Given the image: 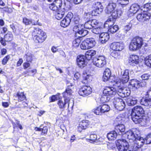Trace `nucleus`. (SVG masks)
I'll use <instances>...</instances> for the list:
<instances>
[{"instance_id":"1","label":"nucleus","mask_w":151,"mask_h":151,"mask_svg":"<svg viewBox=\"0 0 151 151\" xmlns=\"http://www.w3.org/2000/svg\"><path fill=\"white\" fill-rule=\"evenodd\" d=\"M117 89L112 87L106 86L103 91V94L106 99L105 100L106 102H108L111 98L118 94L119 96L122 97H126L129 96L130 94V91L128 88H123L119 86Z\"/></svg>"},{"instance_id":"2","label":"nucleus","mask_w":151,"mask_h":151,"mask_svg":"<svg viewBox=\"0 0 151 151\" xmlns=\"http://www.w3.org/2000/svg\"><path fill=\"white\" fill-rule=\"evenodd\" d=\"M144 111L140 106H135L132 110L131 117L133 121L136 124H140L144 125L145 123V120L142 117Z\"/></svg>"},{"instance_id":"3","label":"nucleus","mask_w":151,"mask_h":151,"mask_svg":"<svg viewBox=\"0 0 151 151\" xmlns=\"http://www.w3.org/2000/svg\"><path fill=\"white\" fill-rule=\"evenodd\" d=\"M32 38L37 43H42L47 37L46 33L39 28H34L32 33Z\"/></svg>"},{"instance_id":"4","label":"nucleus","mask_w":151,"mask_h":151,"mask_svg":"<svg viewBox=\"0 0 151 151\" xmlns=\"http://www.w3.org/2000/svg\"><path fill=\"white\" fill-rule=\"evenodd\" d=\"M143 43L142 38L136 37L131 41L129 45V49L131 51H134L141 48Z\"/></svg>"},{"instance_id":"5","label":"nucleus","mask_w":151,"mask_h":151,"mask_svg":"<svg viewBox=\"0 0 151 151\" xmlns=\"http://www.w3.org/2000/svg\"><path fill=\"white\" fill-rule=\"evenodd\" d=\"M116 145L119 151H133L132 146H129L128 143L124 139L118 140Z\"/></svg>"},{"instance_id":"6","label":"nucleus","mask_w":151,"mask_h":151,"mask_svg":"<svg viewBox=\"0 0 151 151\" xmlns=\"http://www.w3.org/2000/svg\"><path fill=\"white\" fill-rule=\"evenodd\" d=\"M93 64L99 68H102L104 67L106 64V60L104 56H99L94 57L92 59Z\"/></svg>"},{"instance_id":"7","label":"nucleus","mask_w":151,"mask_h":151,"mask_svg":"<svg viewBox=\"0 0 151 151\" xmlns=\"http://www.w3.org/2000/svg\"><path fill=\"white\" fill-rule=\"evenodd\" d=\"M134 144L132 146L134 150L133 151H141L140 148L143 145L145 144V140L144 139L141 137L138 136L133 141Z\"/></svg>"},{"instance_id":"8","label":"nucleus","mask_w":151,"mask_h":151,"mask_svg":"<svg viewBox=\"0 0 151 151\" xmlns=\"http://www.w3.org/2000/svg\"><path fill=\"white\" fill-rule=\"evenodd\" d=\"M113 103L115 108L118 110L121 111L125 108V104L123 99L119 98H114Z\"/></svg>"},{"instance_id":"9","label":"nucleus","mask_w":151,"mask_h":151,"mask_svg":"<svg viewBox=\"0 0 151 151\" xmlns=\"http://www.w3.org/2000/svg\"><path fill=\"white\" fill-rule=\"evenodd\" d=\"M83 24H78L74 26L73 31L76 33H78L82 37H84L88 33L87 31L83 29Z\"/></svg>"},{"instance_id":"10","label":"nucleus","mask_w":151,"mask_h":151,"mask_svg":"<svg viewBox=\"0 0 151 151\" xmlns=\"http://www.w3.org/2000/svg\"><path fill=\"white\" fill-rule=\"evenodd\" d=\"M92 92V89L90 86H85L81 88L79 91V94L83 96H87Z\"/></svg>"},{"instance_id":"11","label":"nucleus","mask_w":151,"mask_h":151,"mask_svg":"<svg viewBox=\"0 0 151 151\" xmlns=\"http://www.w3.org/2000/svg\"><path fill=\"white\" fill-rule=\"evenodd\" d=\"M110 48L113 50L121 51L124 48V44L121 42H114L110 45Z\"/></svg>"},{"instance_id":"12","label":"nucleus","mask_w":151,"mask_h":151,"mask_svg":"<svg viewBox=\"0 0 151 151\" xmlns=\"http://www.w3.org/2000/svg\"><path fill=\"white\" fill-rule=\"evenodd\" d=\"M77 65L80 68H83L87 64L85 57L84 55H80L78 56L77 58Z\"/></svg>"},{"instance_id":"13","label":"nucleus","mask_w":151,"mask_h":151,"mask_svg":"<svg viewBox=\"0 0 151 151\" xmlns=\"http://www.w3.org/2000/svg\"><path fill=\"white\" fill-rule=\"evenodd\" d=\"M150 14H147L143 11L138 14L137 18L139 21L144 22L150 19Z\"/></svg>"},{"instance_id":"14","label":"nucleus","mask_w":151,"mask_h":151,"mask_svg":"<svg viewBox=\"0 0 151 151\" xmlns=\"http://www.w3.org/2000/svg\"><path fill=\"white\" fill-rule=\"evenodd\" d=\"M128 62L131 65L134 66L138 64L139 62V57L136 55H131L129 58Z\"/></svg>"},{"instance_id":"15","label":"nucleus","mask_w":151,"mask_h":151,"mask_svg":"<svg viewBox=\"0 0 151 151\" xmlns=\"http://www.w3.org/2000/svg\"><path fill=\"white\" fill-rule=\"evenodd\" d=\"M137 134H135L134 132L131 130H129L125 133V137L129 139V142H132L137 137Z\"/></svg>"},{"instance_id":"16","label":"nucleus","mask_w":151,"mask_h":151,"mask_svg":"<svg viewBox=\"0 0 151 151\" xmlns=\"http://www.w3.org/2000/svg\"><path fill=\"white\" fill-rule=\"evenodd\" d=\"M91 4H93V5L94 8H96L94 9L93 12L92 14L93 13H95V14H94V15H96L97 14H99L102 11H103V9L101 7V5L100 4V3L99 2H97L96 3L95 2H92Z\"/></svg>"},{"instance_id":"17","label":"nucleus","mask_w":151,"mask_h":151,"mask_svg":"<svg viewBox=\"0 0 151 151\" xmlns=\"http://www.w3.org/2000/svg\"><path fill=\"white\" fill-rule=\"evenodd\" d=\"M112 77H113L111 76V72L110 69L108 68L106 69L104 73L103 77V81L105 82L109 80L111 82L110 80Z\"/></svg>"},{"instance_id":"18","label":"nucleus","mask_w":151,"mask_h":151,"mask_svg":"<svg viewBox=\"0 0 151 151\" xmlns=\"http://www.w3.org/2000/svg\"><path fill=\"white\" fill-rule=\"evenodd\" d=\"M116 6L115 3L112 2H109L106 8V13L108 14H111L114 11Z\"/></svg>"},{"instance_id":"19","label":"nucleus","mask_w":151,"mask_h":151,"mask_svg":"<svg viewBox=\"0 0 151 151\" xmlns=\"http://www.w3.org/2000/svg\"><path fill=\"white\" fill-rule=\"evenodd\" d=\"M109 36L108 33L103 32L99 35L100 40L102 44L105 43L109 39Z\"/></svg>"},{"instance_id":"20","label":"nucleus","mask_w":151,"mask_h":151,"mask_svg":"<svg viewBox=\"0 0 151 151\" xmlns=\"http://www.w3.org/2000/svg\"><path fill=\"white\" fill-rule=\"evenodd\" d=\"M131 85L132 87L135 88H138L141 86H144L146 84V83H145V84H142V82L141 83L139 81L135 79H132L131 80L130 82Z\"/></svg>"},{"instance_id":"21","label":"nucleus","mask_w":151,"mask_h":151,"mask_svg":"<svg viewBox=\"0 0 151 151\" xmlns=\"http://www.w3.org/2000/svg\"><path fill=\"white\" fill-rule=\"evenodd\" d=\"M72 91L70 88H67L65 91L63 93V96L65 101H69L70 100V98L72 94Z\"/></svg>"},{"instance_id":"22","label":"nucleus","mask_w":151,"mask_h":151,"mask_svg":"<svg viewBox=\"0 0 151 151\" xmlns=\"http://www.w3.org/2000/svg\"><path fill=\"white\" fill-rule=\"evenodd\" d=\"M141 10L139 9V6L138 5L135 4H132L130 7V9L129 11V12L132 15L136 13L137 12H139Z\"/></svg>"},{"instance_id":"23","label":"nucleus","mask_w":151,"mask_h":151,"mask_svg":"<svg viewBox=\"0 0 151 151\" xmlns=\"http://www.w3.org/2000/svg\"><path fill=\"white\" fill-rule=\"evenodd\" d=\"M140 103L142 105L150 107L151 106V99L150 98H142L140 101Z\"/></svg>"},{"instance_id":"24","label":"nucleus","mask_w":151,"mask_h":151,"mask_svg":"<svg viewBox=\"0 0 151 151\" xmlns=\"http://www.w3.org/2000/svg\"><path fill=\"white\" fill-rule=\"evenodd\" d=\"M60 9H59L58 11L55 12V13H54L55 18L58 20L60 19L63 17L65 11V7L63 8V10H60L61 11H62V12L60 11Z\"/></svg>"},{"instance_id":"25","label":"nucleus","mask_w":151,"mask_h":151,"mask_svg":"<svg viewBox=\"0 0 151 151\" xmlns=\"http://www.w3.org/2000/svg\"><path fill=\"white\" fill-rule=\"evenodd\" d=\"M119 135L115 131H112L108 133L107 135V137L109 140H114L116 139Z\"/></svg>"},{"instance_id":"26","label":"nucleus","mask_w":151,"mask_h":151,"mask_svg":"<svg viewBox=\"0 0 151 151\" xmlns=\"http://www.w3.org/2000/svg\"><path fill=\"white\" fill-rule=\"evenodd\" d=\"M129 77H122L121 79L119 80L118 81L116 80L114 81V82H115V83L117 85V86H119L121 85V82L123 84L127 83L129 81Z\"/></svg>"},{"instance_id":"27","label":"nucleus","mask_w":151,"mask_h":151,"mask_svg":"<svg viewBox=\"0 0 151 151\" xmlns=\"http://www.w3.org/2000/svg\"><path fill=\"white\" fill-rule=\"evenodd\" d=\"M122 13V11L121 9H117L116 10L113 11L110 14L112 17L114 19L117 17H119Z\"/></svg>"},{"instance_id":"28","label":"nucleus","mask_w":151,"mask_h":151,"mask_svg":"<svg viewBox=\"0 0 151 151\" xmlns=\"http://www.w3.org/2000/svg\"><path fill=\"white\" fill-rule=\"evenodd\" d=\"M96 53V51L94 50H89L85 53V59L88 60H90Z\"/></svg>"},{"instance_id":"29","label":"nucleus","mask_w":151,"mask_h":151,"mask_svg":"<svg viewBox=\"0 0 151 151\" xmlns=\"http://www.w3.org/2000/svg\"><path fill=\"white\" fill-rule=\"evenodd\" d=\"M83 77L84 81L86 83L91 82L92 80V76L89 74H88L86 72H84L83 74Z\"/></svg>"},{"instance_id":"30","label":"nucleus","mask_w":151,"mask_h":151,"mask_svg":"<svg viewBox=\"0 0 151 151\" xmlns=\"http://www.w3.org/2000/svg\"><path fill=\"white\" fill-rule=\"evenodd\" d=\"M89 49L93 47L95 45L96 42L93 38H87L85 40Z\"/></svg>"},{"instance_id":"31","label":"nucleus","mask_w":151,"mask_h":151,"mask_svg":"<svg viewBox=\"0 0 151 151\" xmlns=\"http://www.w3.org/2000/svg\"><path fill=\"white\" fill-rule=\"evenodd\" d=\"M137 99L135 98H128L126 100V102L128 106H133L137 102Z\"/></svg>"},{"instance_id":"32","label":"nucleus","mask_w":151,"mask_h":151,"mask_svg":"<svg viewBox=\"0 0 151 151\" xmlns=\"http://www.w3.org/2000/svg\"><path fill=\"white\" fill-rule=\"evenodd\" d=\"M115 129L117 130V132L119 133V134L120 135L119 132H120L121 133L124 132L125 130V128L124 125L123 124H119L116 126Z\"/></svg>"},{"instance_id":"33","label":"nucleus","mask_w":151,"mask_h":151,"mask_svg":"<svg viewBox=\"0 0 151 151\" xmlns=\"http://www.w3.org/2000/svg\"><path fill=\"white\" fill-rule=\"evenodd\" d=\"M68 102L65 101V99H64V101L61 100H59L58 102V104L60 109H64L65 108L66 104Z\"/></svg>"},{"instance_id":"34","label":"nucleus","mask_w":151,"mask_h":151,"mask_svg":"<svg viewBox=\"0 0 151 151\" xmlns=\"http://www.w3.org/2000/svg\"><path fill=\"white\" fill-rule=\"evenodd\" d=\"M70 22V21H69L68 19H67L66 18H65L61 21L60 25L62 27H65L69 25Z\"/></svg>"},{"instance_id":"35","label":"nucleus","mask_w":151,"mask_h":151,"mask_svg":"<svg viewBox=\"0 0 151 151\" xmlns=\"http://www.w3.org/2000/svg\"><path fill=\"white\" fill-rule=\"evenodd\" d=\"M100 106L102 113L108 112L110 110V107L107 104H104Z\"/></svg>"},{"instance_id":"36","label":"nucleus","mask_w":151,"mask_h":151,"mask_svg":"<svg viewBox=\"0 0 151 151\" xmlns=\"http://www.w3.org/2000/svg\"><path fill=\"white\" fill-rule=\"evenodd\" d=\"M35 129L37 131H42V135H43L47 134L48 130V128L47 127L45 126L43 127V128H41V126H40V128L35 127Z\"/></svg>"},{"instance_id":"37","label":"nucleus","mask_w":151,"mask_h":151,"mask_svg":"<svg viewBox=\"0 0 151 151\" xmlns=\"http://www.w3.org/2000/svg\"><path fill=\"white\" fill-rule=\"evenodd\" d=\"M13 37L12 33L8 32L4 36V40L6 42L10 41L12 40Z\"/></svg>"},{"instance_id":"38","label":"nucleus","mask_w":151,"mask_h":151,"mask_svg":"<svg viewBox=\"0 0 151 151\" xmlns=\"http://www.w3.org/2000/svg\"><path fill=\"white\" fill-rule=\"evenodd\" d=\"M103 27L101 26H99L98 27H96L93 29L92 30V32L96 34H100L101 33L102 31Z\"/></svg>"},{"instance_id":"39","label":"nucleus","mask_w":151,"mask_h":151,"mask_svg":"<svg viewBox=\"0 0 151 151\" xmlns=\"http://www.w3.org/2000/svg\"><path fill=\"white\" fill-rule=\"evenodd\" d=\"M145 61V64L147 66L151 67V54L146 58Z\"/></svg>"},{"instance_id":"40","label":"nucleus","mask_w":151,"mask_h":151,"mask_svg":"<svg viewBox=\"0 0 151 151\" xmlns=\"http://www.w3.org/2000/svg\"><path fill=\"white\" fill-rule=\"evenodd\" d=\"M72 23L74 24H79L81 20L79 17L78 16H75L72 20Z\"/></svg>"},{"instance_id":"41","label":"nucleus","mask_w":151,"mask_h":151,"mask_svg":"<svg viewBox=\"0 0 151 151\" xmlns=\"http://www.w3.org/2000/svg\"><path fill=\"white\" fill-rule=\"evenodd\" d=\"M118 27L117 25H115L111 27H110L108 29V31L112 33H114L117 32L118 30Z\"/></svg>"},{"instance_id":"42","label":"nucleus","mask_w":151,"mask_h":151,"mask_svg":"<svg viewBox=\"0 0 151 151\" xmlns=\"http://www.w3.org/2000/svg\"><path fill=\"white\" fill-rule=\"evenodd\" d=\"M17 96L18 97V100L20 101L24 100L25 98V96L22 92H18L17 94Z\"/></svg>"},{"instance_id":"43","label":"nucleus","mask_w":151,"mask_h":151,"mask_svg":"<svg viewBox=\"0 0 151 151\" xmlns=\"http://www.w3.org/2000/svg\"><path fill=\"white\" fill-rule=\"evenodd\" d=\"M80 123L83 127V128L85 129L88 126L90 123V122L88 120H83Z\"/></svg>"},{"instance_id":"44","label":"nucleus","mask_w":151,"mask_h":151,"mask_svg":"<svg viewBox=\"0 0 151 151\" xmlns=\"http://www.w3.org/2000/svg\"><path fill=\"white\" fill-rule=\"evenodd\" d=\"M97 135L94 132H92L90 135L89 139L93 142H95L97 140Z\"/></svg>"},{"instance_id":"45","label":"nucleus","mask_w":151,"mask_h":151,"mask_svg":"<svg viewBox=\"0 0 151 151\" xmlns=\"http://www.w3.org/2000/svg\"><path fill=\"white\" fill-rule=\"evenodd\" d=\"M80 47L83 50H86L89 49L85 40L82 42Z\"/></svg>"},{"instance_id":"46","label":"nucleus","mask_w":151,"mask_h":151,"mask_svg":"<svg viewBox=\"0 0 151 151\" xmlns=\"http://www.w3.org/2000/svg\"><path fill=\"white\" fill-rule=\"evenodd\" d=\"M49 8L51 10L55 12L54 14L55 13V12L58 11L59 10V8L55 5L54 3H53L50 5Z\"/></svg>"},{"instance_id":"47","label":"nucleus","mask_w":151,"mask_h":151,"mask_svg":"<svg viewBox=\"0 0 151 151\" xmlns=\"http://www.w3.org/2000/svg\"><path fill=\"white\" fill-rule=\"evenodd\" d=\"M53 3L58 7L60 9H61V7L62 5V0H55Z\"/></svg>"},{"instance_id":"48","label":"nucleus","mask_w":151,"mask_h":151,"mask_svg":"<svg viewBox=\"0 0 151 151\" xmlns=\"http://www.w3.org/2000/svg\"><path fill=\"white\" fill-rule=\"evenodd\" d=\"M93 112L96 115H101L102 113L100 106L92 110Z\"/></svg>"},{"instance_id":"49","label":"nucleus","mask_w":151,"mask_h":151,"mask_svg":"<svg viewBox=\"0 0 151 151\" xmlns=\"http://www.w3.org/2000/svg\"><path fill=\"white\" fill-rule=\"evenodd\" d=\"M81 42V40L80 38L75 39L73 42V46L75 47H78Z\"/></svg>"},{"instance_id":"50","label":"nucleus","mask_w":151,"mask_h":151,"mask_svg":"<svg viewBox=\"0 0 151 151\" xmlns=\"http://www.w3.org/2000/svg\"><path fill=\"white\" fill-rule=\"evenodd\" d=\"M84 28L86 29H91L93 28L92 25L91 24V20H89L86 22L83 25Z\"/></svg>"},{"instance_id":"51","label":"nucleus","mask_w":151,"mask_h":151,"mask_svg":"<svg viewBox=\"0 0 151 151\" xmlns=\"http://www.w3.org/2000/svg\"><path fill=\"white\" fill-rule=\"evenodd\" d=\"M146 144L151 143V133L148 134L144 139Z\"/></svg>"},{"instance_id":"52","label":"nucleus","mask_w":151,"mask_h":151,"mask_svg":"<svg viewBox=\"0 0 151 151\" xmlns=\"http://www.w3.org/2000/svg\"><path fill=\"white\" fill-rule=\"evenodd\" d=\"M117 2L122 6H126L129 3L128 0H117Z\"/></svg>"},{"instance_id":"53","label":"nucleus","mask_w":151,"mask_h":151,"mask_svg":"<svg viewBox=\"0 0 151 151\" xmlns=\"http://www.w3.org/2000/svg\"><path fill=\"white\" fill-rule=\"evenodd\" d=\"M144 11H147L151 9V3L145 4L144 6Z\"/></svg>"},{"instance_id":"54","label":"nucleus","mask_w":151,"mask_h":151,"mask_svg":"<svg viewBox=\"0 0 151 151\" xmlns=\"http://www.w3.org/2000/svg\"><path fill=\"white\" fill-rule=\"evenodd\" d=\"M59 98V95H52L51 97L50 98V102H54L58 100Z\"/></svg>"},{"instance_id":"55","label":"nucleus","mask_w":151,"mask_h":151,"mask_svg":"<svg viewBox=\"0 0 151 151\" xmlns=\"http://www.w3.org/2000/svg\"><path fill=\"white\" fill-rule=\"evenodd\" d=\"M129 72L128 70H123L121 72V75L122 76V77H129Z\"/></svg>"},{"instance_id":"56","label":"nucleus","mask_w":151,"mask_h":151,"mask_svg":"<svg viewBox=\"0 0 151 151\" xmlns=\"http://www.w3.org/2000/svg\"><path fill=\"white\" fill-rule=\"evenodd\" d=\"M110 23H111L112 24L113 23V21H111L109 19H108L105 22L104 25L102 27H104L106 28H107V29H109V25H110Z\"/></svg>"},{"instance_id":"57","label":"nucleus","mask_w":151,"mask_h":151,"mask_svg":"<svg viewBox=\"0 0 151 151\" xmlns=\"http://www.w3.org/2000/svg\"><path fill=\"white\" fill-rule=\"evenodd\" d=\"M91 22L93 27L98 26L99 24L97 20L96 19H92L91 21Z\"/></svg>"},{"instance_id":"58","label":"nucleus","mask_w":151,"mask_h":151,"mask_svg":"<svg viewBox=\"0 0 151 151\" xmlns=\"http://www.w3.org/2000/svg\"><path fill=\"white\" fill-rule=\"evenodd\" d=\"M150 76L147 74H143L141 76V78L142 79V83H143V82H144V83H145V81L146 80H148Z\"/></svg>"},{"instance_id":"59","label":"nucleus","mask_w":151,"mask_h":151,"mask_svg":"<svg viewBox=\"0 0 151 151\" xmlns=\"http://www.w3.org/2000/svg\"><path fill=\"white\" fill-rule=\"evenodd\" d=\"M73 17V14L71 12H70L68 13L65 18H66L67 19H68L69 21H70L71 22L72 21L71 19H72Z\"/></svg>"},{"instance_id":"60","label":"nucleus","mask_w":151,"mask_h":151,"mask_svg":"<svg viewBox=\"0 0 151 151\" xmlns=\"http://www.w3.org/2000/svg\"><path fill=\"white\" fill-rule=\"evenodd\" d=\"M132 27V24H131L129 23L128 24L126 25L124 27V29L126 31V33L128 31L131 29Z\"/></svg>"},{"instance_id":"61","label":"nucleus","mask_w":151,"mask_h":151,"mask_svg":"<svg viewBox=\"0 0 151 151\" xmlns=\"http://www.w3.org/2000/svg\"><path fill=\"white\" fill-rule=\"evenodd\" d=\"M111 55L114 58H118L119 55L118 53L115 50H113L111 53Z\"/></svg>"},{"instance_id":"62","label":"nucleus","mask_w":151,"mask_h":151,"mask_svg":"<svg viewBox=\"0 0 151 151\" xmlns=\"http://www.w3.org/2000/svg\"><path fill=\"white\" fill-rule=\"evenodd\" d=\"M9 57H10L9 55H7L2 60V64L3 65H5L7 63V62L9 60Z\"/></svg>"},{"instance_id":"63","label":"nucleus","mask_w":151,"mask_h":151,"mask_svg":"<svg viewBox=\"0 0 151 151\" xmlns=\"http://www.w3.org/2000/svg\"><path fill=\"white\" fill-rule=\"evenodd\" d=\"M85 129L83 128V127L81 123H80V124L78 126L77 130L78 132H81L82 130Z\"/></svg>"},{"instance_id":"64","label":"nucleus","mask_w":151,"mask_h":151,"mask_svg":"<svg viewBox=\"0 0 151 151\" xmlns=\"http://www.w3.org/2000/svg\"><path fill=\"white\" fill-rule=\"evenodd\" d=\"M80 77V75L78 73H76L74 76V79L75 80L79 79Z\"/></svg>"}]
</instances>
